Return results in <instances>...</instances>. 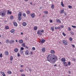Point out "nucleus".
I'll list each match as a JSON object with an SVG mask.
<instances>
[{
  "label": "nucleus",
  "instance_id": "21",
  "mask_svg": "<svg viewBox=\"0 0 76 76\" xmlns=\"http://www.w3.org/2000/svg\"><path fill=\"white\" fill-rule=\"evenodd\" d=\"M55 29H60V27L58 26V27H55Z\"/></svg>",
  "mask_w": 76,
  "mask_h": 76
},
{
  "label": "nucleus",
  "instance_id": "41",
  "mask_svg": "<svg viewBox=\"0 0 76 76\" xmlns=\"http://www.w3.org/2000/svg\"><path fill=\"white\" fill-rule=\"evenodd\" d=\"M54 5L53 4L51 6V8L52 9H54Z\"/></svg>",
  "mask_w": 76,
  "mask_h": 76
},
{
  "label": "nucleus",
  "instance_id": "17",
  "mask_svg": "<svg viewBox=\"0 0 76 76\" xmlns=\"http://www.w3.org/2000/svg\"><path fill=\"white\" fill-rule=\"evenodd\" d=\"M50 53L52 54H54L55 53V51L54 50H52L50 51Z\"/></svg>",
  "mask_w": 76,
  "mask_h": 76
},
{
  "label": "nucleus",
  "instance_id": "33",
  "mask_svg": "<svg viewBox=\"0 0 76 76\" xmlns=\"http://www.w3.org/2000/svg\"><path fill=\"white\" fill-rule=\"evenodd\" d=\"M61 6H62V7H64V4L63 3V2H61Z\"/></svg>",
  "mask_w": 76,
  "mask_h": 76
},
{
  "label": "nucleus",
  "instance_id": "28",
  "mask_svg": "<svg viewBox=\"0 0 76 76\" xmlns=\"http://www.w3.org/2000/svg\"><path fill=\"white\" fill-rule=\"evenodd\" d=\"M5 28V29L7 30V29H9V26H6Z\"/></svg>",
  "mask_w": 76,
  "mask_h": 76
},
{
  "label": "nucleus",
  "instance_id": "55",
  "mask_svg": "<svg viewBox=\"0 0 76 76\" xmlns=\"http://www.w3.org/2000/svg\"><path fill=\"white\" fill-rule=\"evenodd\" d=\"M50 23H52L53 22V20H50Z\"/></svg>",
  "mask_w": 76,
  "mask_h": 76
},
{
  "label": "nucleus",
  "instance_id": "48",
  "mask_svg": "<svg viewBox=\"0 0 76 76\" xmlns=\"http://www.w3.org/2000/svg\"><path fill=\"white\" fill-rule=\"evenodd\" d=\"M32 50H35V48L34 47H33L32 48Z\"/></svg>",
  "mask_w": 76,
  "mask_h": 76
},
{
  "label": "nucleus",
  "instance_id": "31",
  "mask_svg": "<svg viewBox=\"0 0 76 76\" xmlns=\"http://www.w3.org/2000/svg\"><path fill=\"white\" fill-rule=\"evenodd\" d=\"M70 34L72 35H74V34H75V33H74V32L72 31L70 32Z\"/></svg>",
  "mask_w": 76,
  "mask_h": 76
},
{
  "label": "nucleus",
  "instance_id": "3",
  "mask_svg": "<svg viewBox=\"0 0 76 76\" xmlns=\"http://www.w3.org/2000/svg\"><path fill=\"white\" fill-rule=\"evenodd\" d=\"M6 14V12L5 10H4L3 12H1V16L2 17H4Z\"/></svg>",
  "mask_w": 76,
  "mask_h": 76
},
{
  "label": "nucleus",
  "instance_id": "10",
  "mask_svg": "<svg viewBox=\"0 0 76 76\" xmlns=\"http://www.w3.org/2000/svg\"><path fill=\"white\" fill-rule=\"evenodd\" d=\"M22 25L23 26H26L27 25V24L26 23L24 22L23 23Z\"/></svg>",
  "mask_w": 76,
  "mask_h": 76
},
{
  "label": "nucleus",
  "instance_id": "4",
  "mask_svg": "<svg viewBox=\"0 0 76 76\" xmlns=\"http://www.w3.org/2000/svg\"><path fill=\"white\" fill-rule=\"evenodd\" d=\"M62 42L64 45H67V42L65 40H63Z\"/></svg>",
  "mask_w": 76,
  "mask_h": 76
},
{
  "label": "nucleus",
  "instance_id": "27",
  "mask_svg": "<svg viewBox=\"0 0 76 76\" xmlns=\"http://www.w3.org/2000/svg\"><path fill=\"white\" fill-rule=\"evenodd\" d=\"M54 26L51 27L50 28V29L51 31H54Z\"/></svg>",
  "mask_w": 76,
  "mask_h": 76
},
{
  "label": "nucleus",
  "instance_id": "44",
  "mask_svg": "<svg viewBox=\"0 0 76 76\" xmlns=\"http://www.w3.org/2000/svg\"><path fill=\"white\" fill-rule=\"evenodd\" d=\"M72 26V28H76V26Z\"/></svg>",
  "mask_w": 76,
  "mask_h": 76
},
{
  "label": "nucleus",
  "instance_id": "59",
  "mask_svg": "<svg viewBox=\"0 0 76 76\" xmlns=\"http://www.w3.org/2000/svg\"><path fill=\"white\" fill-rule=\"evenodd\" d=\"M3 76H6V75L5 74H4L3 75H2Z\"/></svg>",
  "mask_w": 76,
  "mask_h": 76
},
{
  "label": "nucleus",
  "instance_id": "53",
  "mask_svg": "<svg viewBox=\"0 0 76 76\" xmlns=\"http://www.w3.org/2000/svg\"><path fill=\"white\" fill-rule=\"evenodd\" d=\"M21 76H25V75L23 74H21Z\"/></svg>",
  "mask_w": 76,
  "mask_h": 76
},
{
  "label": "nucleus",
  "instance_id": "34",
  "mask_svg": "<svg viewBox=\"0 0 76 76\" xmlns=\"http://www.w3.org/2000/svg\"><path fill=\"white\" fill-rule=\"evenodd\" d=\"M37 26L34 27V30H35V31H36V30H37Z\"/></svg>",
  "mask_w": 76,
  "mask_h": 76
},
{
  "label": "nucleus",
  "instance_id": "32",
  "mask_svg": "<svg viewBox=\"0 0 76 76\" xmlns=\"http://www.w3.org/2000/svg\"><path fill=\"white\" fill-rule=\"evenodd\" d=\"M23 17H25H25H26V14L25 13H23Z\"/></svg>",
  "mask_w": 76,
  "mask_h": 76
},
{
  "label": "nucleus",
  "instance_id": "19",
  "mask_svg": "<svg viewBox=\"0 0 76 76\" xmlns=\"http://www.w3.org/2000/svg\"><path fill=\"white\" fill-rule=\"evenodd\" d=\"M13 24L15 26H18V24H17V23L16 22H14L13 23Z\"/></svg>",
  "mask_w": 76,
  "mask_h": 76
},
{
  "label": "nucleus",
  "instance_id": "40",
  "mask_svg": "<svg viewBox=\"0 0 76 76\" xmlns=\"http://www.w3.org/2000/svg\"><path fill=\"white\" fill-rule=\"evenodd\" d=\"M24 50V48L22 47H21L20 49V50Z\"/></svg>",
  "mask_w": 76,
  "mask_h": 76
},
{
  "label": "nucleus",
  "instance_id": "5",
  "mask_svg": "<svg viewBox=\"0 0 76 76\" xmlns=\"http://www.w3.org/2000/svg\"><path fill=\"white\" fill-rule=\"evenodd\" d=\"M30 16H31L32 18H35V13H33L31 14H30Z\"/></svg>",
  "mask_w": 76,
  "mask_h": 76
},
{
  "label": "nucleus",
  "instance_id": "38",
  "mask_svg": "<svg viewBox=\"0 0 76 76\" xmlns=\"http://www.w3.org/2000/svg\"><path fill=\"white\" fill-rule=\"evenodd\" d=\"M10 19H13V16L12 15L10 17Z\"/></svg>",
  "mask_w": 76,
  "mask_h": 76
},
{
  "label": "nucleus",
  "instance_id": "13",
  "mask_svg": "<svg viewBox=\"0 0 76 76\" xmlns=\"http://www.w3.org/2000/svg\"><path fill=\"white\" fill-rule=\"evenodd\" d=\"M7 13L8 15H11L12 14V12L10 11L9 10H8Z\"/></svg>",
  "mask_w": 76,
  "mask_h": 76
},
{
  "label": "nucleus",
  "instance_id": "61",
  "mask_svg": "<svg viewBox=\"0 0 76 76\" xmlns=\"http://www.w3.org/2000/svg\"><path fill=\"white\" fill-rule=\"evenodd\" d=\"M15 42H18V40H15Z\"/></svg>",
  "mask_w": 76,
  "mask_h": 76
},
{
  "label": "nucleus",
  "instance_id": "36",
  "mask_svg": "<svg viewBox=\"0 0 76 76\" xmlns=\"http://www.w3.org/2000/svg\"><path fill=\"white\" fill-rule=\"evenodd\" d=\"M0 73H1V74L2 75H3L4 74V73L2 71H1L0 72Z\"/></svg>",
  "mask_w": 76,
  "mask_h": 76
},
{
  "label": "nucleus",
  "instance_id": "22",
  "mask_svg": "<svg viewBox=\"0 0 76 76\" xmlns=\"http://www.w3.org/2000/svg\"><path fill=\"white\" fill-rule=\"evenodd\" d=\"M45 40L44 39H42V40L41 41V43H44L45 42Z\"/></svg>",
  "mask_w": 76,
  "mask_h": 76
},
{
  "label": "nucleus",
  "instance_id": "26",
  "mask_svg": "<svg viewBox=\"0 0 76 76\" xmlns=\"http://www.w3.org/2000/svg\"><path fill=\"white\" fill-rule=\"evenodd\" d=\"M63 64H64V66H67V62H64L63 63Z\"/></svg>",
  "mask_w": 76,
  "mask_h": 76
},
{
  "label": "nucleus",
  "instance_id": "42",
  "mask_svg": "<svg viewBox=\"0 0 76 76\" xmlns=\"http://www.w3.org/2000/svg\"><path fill=\"white\" fill-rule=\"evenodd\" d=\"M68 7L69 9H71V8H72V6L70 5L68 6Z\"/></svg>",
  "mask_w": 76,
  "mask_h": 76
},
{
  "label": "nucleus",
  "instance_id": "11",
  "mask_svg": "<svg viewBox=\"0 0 76 76\" xmlns=\"http://www.w3.org/2000/svg\"><path fill=\"white\" fill-rule=\"evenodd\" d=\"M9 52L7 51H6L5 52V55H6V56H8V55L9 54Z\"/></svg>",
  "mask_w": 76,
  "mask_h": 76
},
{
  "label": "nucleus",
  "instance_id": "62",
  "mask_svg": "<svg viewBox=\"0 0 76 76\" xmlns=\"http://www.w3.org/2000/svg\"><path fill=\"white\" fill-rule=\"evenodd\" d=\"M32 52H31V53H30V54H31V55H32Z\"/></svg>",
  "mask_w": 76,
  "mask_h": 76
},
{
  "label": "nucleus",
  "instance_id": "45",
  "mask_svg": "<svg viewBox=\"0 0 76 76\" xmlns=\"http://www.w3.org/2000/svg\"><path fill=\"white\" fill-rule=\"evenodd\" d=\"M62 34L64 35V36H66V34L64 33V32L62 33Z\"/></svg>",
  "mask_w": 76,
  "mask_h": 76
},
{
  "label": "nucleus",
  "instance_id": "8",
  "mask_svg": "<svg viewBox=\"0 0 76 76\" xmlns=\"http://www.w3.org/2000/svg\"><path fill=\"white\" fill-rule=\"evenodd\" d=\"M18 42L20 44H22L23 42V40L22 39H20L18 41Z\"/></svg>",
  "mask_w": 76,
  "mask_h": 76
},
{
  "label": "nucleus",
  "instance_id": "49",
  "mask_svg": "<svg viewBox=\"0 0 76 76\" xmlns=\"http://www.w3.org/2000/svg\"><path fill=\"white\" fill-rule=\"evenodd\" d=\"M17 56L18 57H20V54L19 53H18Z\"/></svg>",
  "mask_w": 76,
  "mask_h": 76
},
{
  "label": "nucleus",
  "instance_id": "56",
  "mask_svg": "<svg viewBox=\"0 0 76 76\" xmlns=\"http://www.w3.org/2000/svg\"><path fill=\"white\" fill-rule=\"evenodd\" d=\"M64 27V26H61V28H63Z\"/></svg>",
  "mask_w": 76,
  "mask_h": 76
},
{
  "label": "nucleus",
  "instance_id": "6",
  "mask_svg": "<svg viewBox=\"0 0 76 76\" xmlns=\"http://www.w3.org/2000/svg\"><path fill=\"white\" fill-rule=\"evenodd\" d=\"M29 53V50H27L25 52V54L26 55V56H28V54Z\"/></svg>",
  "mask_w": 76,
  "mask_h": 76
},
{
  "label": "nucleus",
  "instance_id": "37",
  "mask_svg": "<svg viewBox=\"0 0 76 76\" xmlns=\"http://www.w3.org/2000/svg\"><path fill=\"white\" fill-rule=\"evenodd\" d=\"M6 43H7V44H9V41L8 39L6 41Z\"/></svg>",
  "mask_w": 76,
  "mask_h": 76
},
{
  "label": "nucleus",
  "instance_id": "30",
  "mask_svg": "<svg viewBox=\"0 0 76 76\" xmlns=\"http://www.w3.org/2000/svg\"><path fill=\"white\" fill-rule=\"evenodd\" d=\"M64 10H61L60 13H61V14H62V13H64Z\"/></svg>",
  "mask_w": 76,
  "mask_h": 76
},
{
  "label": "nucleus",
  "instance_id": "16",
  "mask_svg": "<svg viewBox=\"0 0 76 76\" xmlns=\"http://www.w3.org/2000/svg\"><path fill=\"white\" fill-rule=\"evenodd\" d=\"M61 61L63 62H65L66 61V59L64 58H62L61 59Z\"/></svg>",
  "mask_w": 76,
  "mask_h": 76
},
{
  "label": "nucleus",
  "instance_id": "20",
  "mask_svg": "<svg viewBox=\"0 0 76 76\" xmlns=\"http://www.w3.org/2000/svg\"><path fill=\"white\" fill-rule=\"evenodd\" d=\"M42 51L43 52H45V48H43L42 49Z\"/></svg>",
  "mask_w": 76,
  "mask_h": 76
},
{
  "label": "nucleus",
  "instance_id": "43",
  "mask_svg": "<svg viewBox=\"0 0 76 76\" xmlns=\"http://www.w3.org/2000/svg\"><path fill=\"white\" fill-rule=\"evenodd\" d=\"M69 40H70V41H72V38L71 37H70L69 38Z\"/></svg>",
  "mask_w": 76,
  "mask_h": 76
},
{
  "label": "nucleus",
  "instance_id": "64",
  "mask_svg": "<svg viewBox=\"0 0 76 76\" xmlns=\"http://www.w3.org/2000/svg\"><path fill=\"white\" fill-rule=\"evenodd\" d=\"M57 66V64H55L54 65V67H56Z\"/></svg>",
  "mask_w": 76,
  "mask_h": 76
},
{
  "label": "nucleus",
  "instance_id": "63",
  "mask_svg": "<svg viewBox=\"0 0 76 76\" xmlns=\"http://www.w3.org/2000/svg\"><path fill=\"white\" fill-rule=\"evenodd\" d=\"M72 45L73 47H75V45Z\"/></svg>",
  "mask_w": 76,
  "mask_h": 76
},
{
  "label": "nucleus",
  "instance_id": "15",
  "mask_svg": "<svg viewBox=\"0 0 76 76\" xmlns=\"http://www.w3.org/2000/svg\"><path fill=\"white\" fill-rule=\"evenodd\" d=\"M56 22L58 23H61V21H60V20L58 19H56Z\"/></svg>",
  "mask_w": 76,
  "mask_h": 76
},
{
  "label": "nucleus",
  "instance_id": "7",
  "mask_svg": "<svg viewBox=\"0 0 76 76\" xmlns=\"http://www.w3.org/2000/svg\"><path fill=\"white\" fill-rule=\"evenodd\" d=\"M37 34L39 35H42V33H41V31L40 30H39L37 31Z\"/></svg>",
  "mask_w": 76,
  "mask_h": 76
},
{
  "label": "nucleus",
  "instance_id": "12",
  "mask_svg": "<svg viewBox=\"0 0 76 76\" xmlns=\"http://www.w3.org/2000/svg\"><path fill=\"white\" fill-rule=\"evenodd\" d=\"M15 42V41L14 40H11L9 42V43L10 44H13V43H14Z\"/></svg>",
  "mask_w": 76,
  "mask_h": 76
},
{
  "label": "nucleus",
  "instance_id": "50",
  "mask_svg": "<svg viewBox=\"0 0 76 76\" xmlns=\"http://www.w3.org/2000/svg\"><path fill=\"white\" fill-rule=\"evenodd\" d=\"M72 60L73 61H75V58H73L72 59Z\"/></svg>",
  "mask_w": 76,
  "mask_h": 76
},
{
  "label": "nucleus",
  "instance_id": "23",
  "mask_svg": "<svg viewBox=\"0 0 76 76\" xmlns=\"http://www.w3.org/2000/svg\"><path fill=\"white\" fill-rule=\"evenodd\" d=\"M7 73L9 74L10 75H11V74H12V71H8L7 72Z\"/></svg>",
  "mask_w": 76,
  "mask_h": 76
},
{
  "label": "nucleus",
  "instance_id": "2",
  "mask_svg": "<svg viewBox=\"0 0 76 76\" xmlns=\"http://www.w3.org/2000/svg\"><path fill=\"white\" fill-rule=\"evenodd\" d=\"M22 13L20 12L18 14V18L19 20H21L22 19Z\"/></svg>",
  "mask_w": 76,
  "mask_h": 76
},
{
  "label": "nucleus",
  "instance_id": "14",
  "mask_svg": "<svg viewBox=\"0 0 76 76\" xmlns=\"http://www.w3.org/2000/svg\"><path fill=\"white\" fill-rule=\"evenodd\" d=\"M31 11L27 10L26 12V13L27 14V15H29Z\"/></svg>",
  "mask_w": 76,
  "mask_h": 76
},
{
  "label": "nucleus",
  "instance_id": "47",
  "mask_svg": "<svg viewBox=\"0 0 76 76\" xmlns=\"http://www.w3.org/2000/svg\"><path fill=\"white\" fill-rule=\"evenodd\" d=\"M68 31H71V28H70V27L68 28Z\"/></svg>",
  "mask_w": 76,
  "mask_h": 76
},
{
  "label": "nucleus",
  "instance_id": "35",
  "mask_svg": "<svg viewBox=\"0 0 76 76\" xmlns=\"http://www.w3.org/2000/svg\"><path fill=\"white\" fill-rule=\"evenodd\" d=\"M22 45L23 47H25V43H23V44H22Z\"/></svg>",
  "mask_w": 76,
  "mask_h": 76
},
{
  "label": "nucleus",
  "instance_id": "58",
  "mask_svg": "<svg viewBox=\"0 0 76 76\" xmlns=\"http://www.w3.org/2000/svg\"><path fill=\"white\" fill-rule=\"evenodd\" d=\"M23 32L21 33V35H23Z\"/></svg>",
  "mask_w": 76,
  "mask_h": 76
},
{
  "label": "nucleus",
  "instance_id": "24",
  "mask_svg": "<svg viewBox=\"0 0 76 76\" xmlns=\"http://www.w3.org/2000/svg\"><path fill=\"white\" fill-rule=\"evenodd\" d=\"M10 59L11 61H12V60H13V56H11L10 58Z\"/></svg>",
  "mask_w": 76,
  "mask_h": 76
},
{
  "label": "nucleus",
  "instance_id": "52",
  "mask_svg": "<svg viewBox=\"0 0 76 76\" xmlns=\"http://www.w3.org/2000/svg\"><path fill=\"white\" fill-rule=\"evenodd\" d=\"M0 57L1 58L2 57V53H1L0 54Z\"/></svg>",
  "mask_w": 76,
  "mask_h": 76
},
{
  "label": "nucleus",
  "instance_id": "51",
  "mask_svg": "<svg viewBox=\"0 0 76 76\" xmlns=\"http://www.w3.org/2000/svg\"><path fill=\"white\" fill-rule=\"evenodd\" d=\"M68 64L69 66H70V62H68Z\"/></svg>",
  "mask_w": 76,
  "mask_h": 76
},
{
  "label": "nucleus",
  "instance_id": "29",
  "mask_svg": "<svg viewBox=\"0 0 76 76\" xmlns=\"http://www.w3.org/2000/svg\"><path fill=\"white\" fill-rule=\"evenodd\" d=\"M43 13H44V14H46V15H47V14L48 13V11H44Z\"/></svg>",
  "mask_w": 76,
  "mask_h": 76
},
{
  "label": "nucleus",
  "instance_id": "54",
  "mask_svg": "<svg viewBox=\"0 0 76 76\" xmlns=\"http://www.w3.org/2000/svg\"><path fill=\"white\" fill-rule=\"evenodd\" d=\"M28 70L30 71V72H31V70H32V69H29Z\"/></svg>",
  "mask_w": 76,
  "mask_h": 76
},
{
  "label": "nucleus",
  "instance_id": "1",
  "mask_svg": "<svg viewBox=\"0 0 76 76\" xmlns=\"http://www.w3.org/2000/svg\"><path fill=\"white\" fill-rule=\"evenodd\" d=\"M47 59L50 63H55L58 60L57 57L54 54L49 55L47 57Z\"/></svg>",
  "mask_w": 76,
  "mask_h": 76
},
{
  "label": "nucleus",
  "instance_id": "9",
  "mask_svg": "<svg viewBox=\"0 0 76 76\" xmlns=\"http://www.w3.org/2000/svg\"><path fill=\"white\" fill-rule=\"evenodd\" d=\"M11 33L12 34H13L15 32V29H12L10 31Z\"/></svg>",
  "mask_w": 76,
  "mask_h": 76
},
{
  "label": "nucleus",
  "instance_id": "18",
  "mask_svg": "<svg viewBox=\"0 0 76 76\" xmlns=\"http://www.w3.org/2000/svg\"><path fill=\"white\" fill-rule=\"evenodd\" d=\"M14 51H15V52H16V53H17V52L18 51V49L15 48L14 49Z\"/></svg>",
  "mask_w": 76,
  "mask_h": 76
},
{
  "label": "nucleus",
  "instance_id": "46",
  "mask_svg": "<svg viewBox=\"0 0 76 76\" xmlns=\"http://www.w3.org/2000/svg\"><path fill=\"white\" fill-rule=\"evenodd\" d=\"M40 32L42 33H43V32H44V30H41V31H40Z\"/></svg>",
  "mask_w": 76,
  "mask_h": 76
},
{
  "label": "nucleus",
  "instance_id": "25",
  "mask_svg": "<svg viewBox=\"0 0 76 76\" xmlns=\"http://www.w3.org/2000/svg\"><path fill=\"white\" fill-rule=\"evenodd\" d=\"M20 54H23V51L21 50H20Z\"/></svg>",
  "mask_w": 76,
  "mask_h": 76
},
{
  "label": "nucleus",
  "instance_id": "60",
  "mask_svg": "<svg viewBox=\"0 0 76 76\" xmlns=\"http://www.w3.org/2000/svg\"><path fill=\"white\" fill-rule=\"evenodd\" d=\"M26 48H27V49H28V47L27 46H26Z\"/></svg>",
  "mask_w": 76,
  "mask_h": 76
},
{
  "label": "nucleus",
  "instance_id": "57",
  "mask_svg": "<svg viewBox=\"0 0 76 76\" xmlns=\"http://www.w3.org/2000/svg\"><path fill=\"white\" fill-rule=\"evenodd\" d=\"M71 72H70V71H69L68 72V73H69V74H71Z\"/></svg>",
  "mask_w": 76,
  "mask_h": 76
},
{
  "label": "nucleus",
  "instance_id": "39",
  "mask_svg": "<svg viewBox=\"0 0 76 76\" xmlns=\"http://www.w3.org/2000/svg\"><path fill=\"white\" fill-rule=\"evenodd\" d=\"M23 71H24V70L21 69L20 70V72H21V73H22Z\"/></svg>",
  "mask_w": 76,
  "mask_h": 76
}]
</instances>
